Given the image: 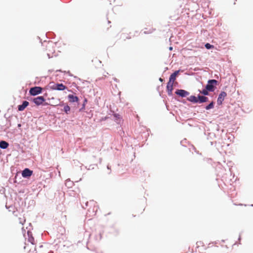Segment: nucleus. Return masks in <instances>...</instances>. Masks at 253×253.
Segmentation results:
<instances>
[{
  "label": "nucleus",
  "mask_w": 253,
  "mask_h": 253,
  "mask_svg": "<svg viewBox=\"0 0 253 253\" xmlns=\"http://www.w3.org/2000/svg\"><path fill=\"white\" fill-rule=\"evenodd\" d=\"M87 102V99L86 98H84L83 103L82 104V107L79 109V112H84V111Z\"/></svg>",
  "instance_id": "nucleus-17"
},
{
  "label": "nucleus",
  "mask_w": 253,
  "mask_h": 253,
  "mask_svg": "<svg viewBox=\"0 0 253 253\" xmlns=\"http://www.w3.org/2000/svg\"><path fill=\"white\" fill-rule=\"evenodd\" d=\"M188 100L193 102V103H197L198 102V97H196L195 96L191 95L188 98Z\"/></svg>",
  "instance_id": "nucleus-18"
},
{
  "label": "nucleus",
  "mask_w": 253,
  "mask_h": 253,
  "mask_svg": "<svg viewBox=\"0 0 253 253\" xmlns=\"http://www.w3.org/2000/svg\"><path fill=\"white\" fill-rule=\"evenodd\" d=\"M241 236H240H240H239V238H238V240H240V239H241Z\"/></svg>",
  "instance_id": "nucleus-34"
},
{
  "label": "nucleus",
  "mask_w": 253,
  "mask_h": 253,
  "mask_svg": "<svg viewBox=\"0 0 253 253\" xmlns=\"http://www.w3.org/2000/svg\"><path fill=\"white\" fill-rule=\"evenodd\" d=\"M217 81L215 80H210L208 81L206 88L209 91H213L214 90L215 86L217 85Z\"/></svg>",
  "instance_id": "nucleus-5"
},
{
  "label": "nucleus",
  "mask_w": 253,
  "mask_h": 253,
  "mask_svg": "<svg viewBox=\"0 0 253 253\" xmlns=\"http://www.w3.org/2000/svg\"><path fill=\"white\" fill-rule=\"evenodd\" d=\"M47 56H48L49 58H51V56H50V54L49 53H47Z\"/></svg>",
  "instance_id": "nucleus-31"
},
{
  "label": "nucleus",
  "mask_w": 253,
  "mask_h": 253,
  "mask_svg": "<svg viewBox=\"0 0 253 253\" xmlns=\"http://www.w3.org/2000/svg\"><path fill=\"white\" fill-rule=\"evenodd\" d=\"M56 72H62V71L61 70H57Z\"/></svg>",
  "instance_id": "nucleus-32"
},
{
  "label": "nucleus",
  "mask_w": 253,
  "mask_h": 253,
  "mask_svg": "<svg viewBox=\"0 0 253 253\" xmlns=\"http://www.w3.org/2000/svg\"><path fill=\"white\" fill-rule=\"evenodd\" d=\"M221 242H223V243H224V242H225V240H221Z\"/></svg>",
  "instance_id": "nucleus-35"
},
{
  "label": "nucleus",
  "mask_w": 253,
  "mask_h": 253,
  "mask_svg": "<svg viewBox=\"0 0 253 253\" xmlns=\"http://www.w3.org/2000/svg\"><path fill=\"white\" fill-rule=\"evenodd\" d=\"M47 38H53L55 36V34L53 32H48L46 34Z\"/></svg>",
  "instance_id": "nucleus-20"
},
{
  "label": "nucleus",
  "mask_w": 253,
  "mask_h": 253,
  "mask_svg": "<svg viewBox=\"0 0 253 253\" xmlns=\"http://www.w3.org/2000/svg\"><path fill=\"white\" fill-rule=\"evenodd\" d=\"M29 100L35 103L37 106H46L49 104L48 103L45 102L46 100L43 96H38L36 97L31 98Z\"/></svg>",
  "instance_id": "nucleus-1"
},
{
  "label": "nucleus",
  "mask_w": 253,
  "mask_h": 253,
  "mask_svg": "<svg viewBox=\"0 0 253 253\" xmlns=\"http://www.w3.org/2000/svg\"><path fill=\"white\" fill-rule=\"evenodd\" d=\"M53 44H55V43H53L52 42H50L49 41L48 42V46L49 47V46H52V45Z\"/></svg>",
  "instance_id": "nucleus-26"
},
{
  "label": "nucleus",
  "mask_w": 253,
  "mask_h": 253,
  "mask_svg": "<svg viewBox=\"0 0 253 253\" xmlns=\"http://www.w3.org/2000/svg\"><path fill=\"white\" fill-rule=\"evenodd\" d=\"M70 110H71V108L68 105H66L65 106H64V108L63 109V111L66 114H69V112H70Z\"/></svg>",
  "instance_id": "nucleus-19"
},
{
  "label": "nucleus",
  "mask_w": 253,
  "mask_h": 253,
  "mask_svg": "<svg viewBox=\"0 0 253 253\" xmlns=\"http://www.w3.org/2000/svg\"><path fill=\"white\" fill-rule=\"evenodd\" d=\"M9 144L8 142L1 140H0V148L2 149H5L8 147Z\"/></svg>",
  "instance_id": "nucleus-11"
},
{
  "label": "nucleus",
  "mask_w": 253,
  "mask_h": 253,
  "mask_svg": "<svg viewBox=\"0 0 253 253\" xmlns=\"http://www.w3.org/2000/svg\"><path fill=\"white\" fill-rule=\"evenodd\" d=\"M213 106H214V103L213 102H212L206 107V109L207 110H209L210 109L213 108Z\"/></svg>",
  "instance_id": "nucleus-22"
},
{
  "label": "nucleus",
  "mask_w": 253,
  "mask_h": 253,
  "mask_svg": "<svg viewBox=\"0 0 253 253\" xmlns=\"http://www.w3.org/2000/svg\"><path fill=\"white\" fill-rule=\"evenodd\" d=\"M179 73V71H176L173 73H172L169 77V82L174 83V81L176 79V77L178 75Z\"/></svg>",
  "instance_id": "nucleus-14"
},
{
  "label": "nucleus",
  "mask_w": 253,
  "mask_h": 253,
  "mask_svg": "<svg viewBox=\"0 0 253 253\" xmlns=\"http://www.w3.org/2000/svg\"><path fill=\"white\" fill-rule=\"evenodd\" d=\"M175 93L177 95L181 97H185L189 95V93L187 91L182 89H178L176 92Z\"/></svg>",
  "instance_id": "nucleus-10"
},
{
  "label": "nucleus",
  "mask_w": 253,
  "mask_h": 253,
  "mask_svg": "<svg viewBox=\"0 0 253 253\" xmlns=\"http://www.w3.org/2000/svg\"><path fill=\"white\" fill-rule=\"evenodd\" d=\"M196 244L197 245H202L203 244V243L202 241H198Z\"/></svg>",
  "instance_id": "nucleus-28"
},
{
  "label": "nucleus",
  "mask_w": 253,
  "mask_h": 253,
  "mask_svg": "<svg viewBox=\"0 0 253 253\" xmlns=\"http://www.w3.org/2000/svg\"><path fill=\"white\" fill-rule=\"evenodd\" d=\"M50 84L52 85H50V87L52 90L62 91L67 88V87L63 84L62 83H50Z\"/></svg>",
  "instance_id": "nucleus-2"
},
{
  "label": "nucleus",
  "mask_w": 253,
  "mask_h": 253,
  "mask_svg": "<svg viewBox=\"0 0 253 253\" xmlns=\"http://www.w3.org/2000/svg\"><path fill=\"white\" fill-rule=\"evenodd\" d=\"M64 73L68 74L71 77L73 76V75L70 73V72L69 71H68L67 72L64 71Z\"/></svg>",
  "instance_id": "nucleus-27"
},
{
  "label": "nucleus",
  "mask_w": 253,
  "mask_h": 253,
  "mask_svg": "<svg viewBox=\"0 0 253 253\" xmlns=\"http://www.w3.org/2000/svg\"><path fill=\"white\" fill-rule=\"evenodd\" d=\"M250 206H251V207H253V204H251Z\"/></svg>",
  "instance_id": "nucleus-37"
},
{
  "label": "nucleus",
  "mask_w": 253,
  "mask_h": 253,
  "mask_svg": "<svg viewBox=\"0 0 253 253\" xmlns=\"http://www.w3.org/2000/svg\"><path fill=\"white\" fill-rule=\"evenodd\" d=\"M133 173L134 174L139 175V173H141V170L139 169L138 168H136L135 169H133Z\"/></svg>",
  "instance_id": "nucleus-21"
},
{
  "label": "nucleus",
  "mask_w": 253,
  "mask_h": 253,
  "mask_svg": "<svg viewBox=\"0 0 253 253\" xmlns=\"http://www.w3.org/2000/svg\"><path fill=\"white\" fill-rule=\"evenodd\" d=\"M224 164L228 168L229 171L230 172V173H232L231 171V168L233 167V163L231 161H228L227 162H226V161L224 160H223Z\"/></svg>",
  "instance_id": "nucleus-13"
},
{
  "label": "nucleus",
  "mask_w": 253,
  "mask_h": 253,
  "mask_svg": "<svg viewBox=\"0 0 253 253\" xmlns=\"http://www.w3.org/2000/svg\"><path fill=\"white\" fill-rule=\"evenodd\" d=\"M21 126V124H18V125H17V127L20 128Z\"/></svg>",
  "instance_id": "nucleus-30"
},
{
  "label": "nucleus",
  "mask_w": 253,
  "mask_h": 253,
  "mask_svg": "<svg viewBox=\"0 0 253 253\" xmlns=\"http://www.w3.org/2000/svg\"><path fill=\"white\" fill-rule=\"evenodd\" d=\"M198 102H200V103L206 102H207L208 100V98L207 97L204 96H201V95L198 96Z\"/></svg>",
  "instance_id": "nucleus-16"
},
{
  "label": "nucleus",
  "mask_w": 253,
  "mask_h": 253,
  "mask_svg": "<svg viewBox=\"0 0 253 253\" xmlns=\"http://www.w3.org/2000/svg\"><path fill=\"white\" fill-rule=\"evenodd\" d=\"M159 80L161 81V82H163V79L162 78H160Z\"/></svg>",
  "instance_id": "nucleus-33"
},
{
  "label": "nucleus",
  "mask_w": 253,
  "mask_h": 253,
  "mask_svg": "<svg viewBox=\"0 0 253 253\" xmlns=\"http://www.w3.org/2000/svg\"><path fill=\"white\" fill-rule=\"evenodd\" d=\"M64 105V103L60 104H59V105H60V106H62V105Z\"/></svg>",
  "instance_id": "nucleus-36"
},
{
  "label": "nucleus",
  "mask_w": 253,
  "mask_h": 253,
  "mask_svg": "<svg viewBox=\"0 0 253 253\" xmlns=\"http://www.w3.org/2000/svg\"><path fill=\"white\" fill-rule=\"evenodd\" d=\"M108 23H110V21L109 20L108 21Z\"/></svg>",
  "instance_id": "nucleus-38"
},
{
  "label": "nucleus",
  "mask_w": 253,
  "mask_h": 253,
  "mask_svg": "<svg viewBox=\"0 0 253 253\" xmlns=\"http://www.w3.org/2000/svg\"><path fill=\"white\" fill-rule=\"evenodd\" d=\"M205 47H206V48L209 49H211V47H213V46L208 43L205 44Z\"/></svg>",
  "instance_id": "nucleus-25"
},
{
  "label": "nucleus",
  "mask_w": 253,
  "mask_h": 253,
  "mask_svg": "<svg viewBox=\"0 0 253 253\" xmlns=\"http://www.w3.org/2000/svg\"><path fill=\"white\" fill-rule=\"evenodd\" d=\"M113 119L118 124H120L121 122V116L117 113L113 114Z\"/></svg>",
  "instance_id": "nucleus-15"
},
{
  "label": "nucleus",
  "mask_w": 253,
  "mask_h": 253,
  "mask_svg": "<svg viewBox=\"0 0 253 253\" xmlns=\"http://www.w3.org/2000/svg\"><path fill=\"white\" fill-rule=\"evenodd\" d=\"M216 244L218 243V241H215L214 242H211V243L209 244V245L211 244Z\"/></svg>",
  "instance_id": "nucleus-29"
},
{
  "label": "nucleus",
  "mask_w": 253,
  "mask_h": 253,
  "mask_svg": "<svg viewBox=\"0 0 253 253\" xmlns=\"http://www.w3.org/2000/svg\"><path fill=\"white\" fill-rule=\"evenodd\" d=\"M209 90L207 89H203L202 91H201L200 92L202 94H203L204 95H208L209 94V92H208Z\"/></svg>",
  "instance_id": "nucleus-23"
},
{
  "label": "nucleus",
  "mask_w": 253,
  "mask_h": 253,
  "mask_svg": "<svg viewBox=\"0 0 253 253\" xmlns=\"http://www.w3.org/2000/svg\"><path fill=\"white\" fill-rule=\"evenodd\" d=\"M227 96V93L225 91H222L219 95L217 98V102L218 105H221L224 100L225 97Z\"/></svg>",
  "instance_id": "nucleus-8"
},
{
  "label": "nucleus",
  "mask_w": 253,
  "mask_h": 253,
  "mask_svg": "<svg viewBox=\"0 0 253 253\" xmlns=\"http://www.w3.org/2000/svg\"><path fill=\"white\" fill-rule=\"evenodd\" d=\"M33 171L28 168L25 169L22 172V176L24 178H29L33 174Z\"/></svg>",
  "instance_id": "nucleus-7"
},
{
  "label": "nucleus",
  "mask_w": 253,
  "mask_h": 253,
  "mask_svg": "<svg viewBox=\"0 0 253 253\" xmlns=\"http://www.w3.org/2000/svg\"><path fill=\"white\" fill-rule=\"evenodd\" d=\"M28 240L33 245L35 244V239H34V238L33 237H29Z\"/></svg>",
  "instance_id": "nucleus-24"
},
{
  "label": "nucleus",
  "mask_w": 253,
  "mask_h": 253,
  "mask_svg": "<svg viewBox=\"0 0 253 253\" xmlns=\"http://www.w3.org/2000/svg\"><path fill=\"white\" fill-rule=\"evenodd\" d=\"M173 83L169 81L167 84V89L169 95H170L172 93V90L173 89Z\"/></svg>",
  "instance_id": "nucleus-12"
},
{
  "label": "nucleus",
  "mask_w": 253,
  "mask_h": 253,
  "mask_svg": "<svg viewBox=\"0 0 253 253\" xmlns=\"http://www.w3.org/2000/svg\"><path fill=\"white\" fill-rule=\"evenodd\" d=\"M69 101L71 103L77 102L79 104V98L77 96L74 95L73 94H69L67 96Z\"/></svg>",
  "instance_id": "nucleus-6"
},
{
  "label": "nucleus",
  "mask_w": 253,
  "mask_h": 253,
  "mask_svg": "<svg viewBox=\"0 0 253 253\" xmlns=\"http://www.w3.org/2000/svg\"><path fill=\"white\" fill-rule=\"evenodd\" d=\"M43 88L42 87L39 86H35L34 87H31L29 91V94L31 96H36L40 94H41L42 92Z\"/></svg>",
  "instance_id": "nucleus-3"
},
{
  "label": "nucleus",
  "mask_w": 253,
  "mask_h": 253,
  "mask_svg": "<svg viewBox=\"0 0 253 253\" xmlns=\"http://www.w3.org/2000/svg\"><path fill=\"white\" fill-rule=\"evenodd\" d=\"M29 104V103L27 101H23L22 103L20 105H18V110L19 111H23Z\"/></svg>",
  "instance_id": "nucleus-9"
},
{
  "label": "nucleus",
  "mask_w": 253,
  "mask_h": 253,
  "mask_svg": "<svg viewBox=\"0 0 253 253\" xmlns=\"http://www.w3.org/2000/svg\"><path fill=\"white\" fill-rule=\"evenodd\" d=\"M215 170L217 172V175L219 176H220L222 174H226V168L219 162L216 165Z\"/></svg>",
  "instance_id": "nucleus-4"
}]
</instances>
